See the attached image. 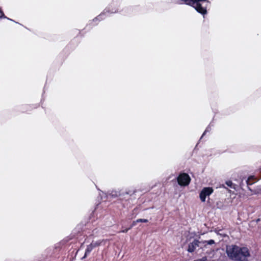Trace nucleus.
Masks as SVG:
<instances>
[{
	"instance_id": "5",
	"label": "nucleus",
	"mask_w": 261,
	"mask_h": 261,
	"mask_svg": "<svg viewBox=\"0 0 261 261\" xmlns=\"http://www.w3.org/2000/svg\"><path fill=\"white\" fill-rule=\"evenodd\" d=\"M201 244V241L195 240L192 243H190L188 246V251L189 252H193L195 251L197 247Z\"/></svg>"
},
{
	"instance_id": "8",
	"label": "nucleus",
	"mask_w": 261,
	"mask_h": 261,
	"mask_svg": "<svg viewBox=\"0 0 261 261\" xmlns=\"http://www.w3.org/2000/svg\"><path fill=\"white\" fill-rule=\"evenodd\" d=\"M148 220L147 219H137L136 221V222L137 223H138V222H143V223H146V222H148Z\"/></svg>"
},
{
	"instance_id": "11",
	"label": "nucleus",
	"mask_w": 261,
	"mask_h": 261,
	"mask_svg": "<svg viewBox=\"0 0 261 261\" xmlns=\"http://www.w3.org/2000/svg\"><path fill=\"white\" fill-rule=\"evenodd\" d=\"M130 228H127V229H124V230H122L120 231V232H123V233H125V232H127V231Z\"/></svg>"
},
{
	"instance_id": "6",
	"label": "nucleus",
	"mask_w": 261,
	"mask_h": 261,
	"mask_svg": "<svg viewBox=\"0 0 261 261\" xmlns=\"http://www.w3.org/2000/svg\"><path fill=\"white\" fill-rule=\"evenodd\" d=\"M100 243H95V244H93V243H92L90 245H89L86 250V254L87 253H88L89 252H90L91 251V250H92V249L96 246H98L99 245Z\"/></svg>"
},
{
	"instance_id": "9",
	"label": "nucleus",
	"mask_w": 261,
	"mask_h": 261,
	"mask_svg": "<svg viewBox=\"0 0 261 261\" xmlns=\"http://www.w3.org/2000/svg\"><path fill=\"white\" fill-rule=\"evenodd\" d=\"M226 184L230 187H232V182L231 181H226Z\"/></svg>"
},
{
	"instance_id": "2",
	"label": "nucleus",
	"mask_w": 261,
	"mask_h": 261,
	"mask_svg": "<svg viewBox=\"0 0 261 261\" xmlns=\"http://www.w3.org/2000/svg\"><path fill=\"white\" fill-rule=\"evenodd\" d=\"M177 180L180 186H187L190 184L191 178L188 174L183 173L178 175Z\"/></svg>"
},
{
	"instance_id": "3",
	"label": "nucleus",
	"mask_w": 261,
	"mask_h": 261,
	"mask_svg": "<svg viewBox=\"0 0 261 261\" xmlns=\"http://www.w3.org/2000/svg\"><path fill=\"white\" fill-rule=\"evenodd\" d=\"M239 258L237 261H248V257L250 256L249 250L246 247H241L238 253Z\"/></svg>"
},
{
	"instance_id": "10",
	"label": "nucleus",
	"mask_w": 261,
	"mask_h": 261,
	"mask_svg": "<svg viewBox=\"0 0 261 261\" xmlns=\"http://www.w3.org/2000/svg\"><path fill=\"white\" fill-rule=\"evenodd\" d=\"M253 178V177H250L248 178V180H247V184L248 185H251L252 182H250V180Z\"/></svg>"
},
{
	"instance_id": "12",
	"label": "nucleus",
	"mask_w": 261,
	"mask_h": 261,
	"mask_svg": "<svg viewBox=\"0 0 261 261\" xmlns=\"http://www.w3.org/2000/svg\"><path fill=\"white\" fill-rule=\"evenodd\" d=\"M4 15L3 12L1 11H0V18L2 17Z\"/></svg>"
},
{
	"instance_id": "1",
	"label": "nucleus",
	"mask_w": 261,
	"mask_h": 261,
	"mask_svg": "<svg viewBox=\"0 0 261 261\" xmlns=\"http://www.w3.org/2000/svg\"><path fill=\"white\" fill-rule=\"evenodd\" d=\"M241 247L236 245H229L226 247L227 256L232 260L237 261L239 258L238 253Z\"/></svg>"
},
{
	"instance_id": "7",
	"label": "nucleus",
	"mask_w": 261,
	"mask_h": 261,
	"mask_svg": "<svg viewBox=\"0 0 261 261\" xmlns=\"http://www.w3.org/2000/svg\"><path fill=\"white\" fill-rule=\"evenodd\" d=\"M201 244L204 246H206L207 245H212L215 243V241L213 240H210L208 241H201Z\"/></svg>"
},
{
	"instance_id": "4",
	"label": "nucleus",
	"mask_w": 261,
	"mask_h": 261,
	"mask_svg": "<svg viewBox=\"0 0 261 261\" xmlns=\"http://www.w3.org/2000/svg\"><path fill=\"white\" fill-rule=\"evenodd\" d=\"M213 192V189L211 187L204 188L200 193V198L201 201H205L206 197L210 195Z\"/></svg>"
}]
</instances>
